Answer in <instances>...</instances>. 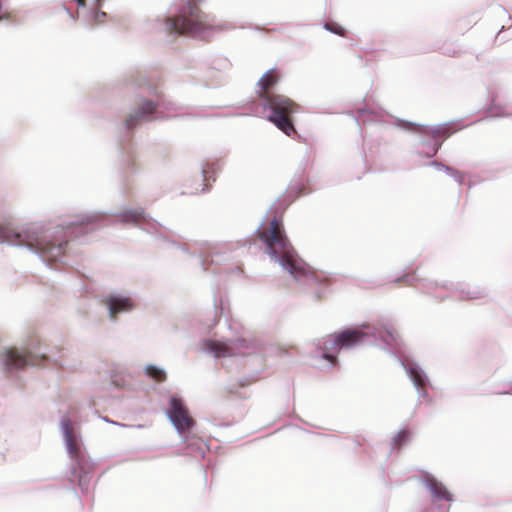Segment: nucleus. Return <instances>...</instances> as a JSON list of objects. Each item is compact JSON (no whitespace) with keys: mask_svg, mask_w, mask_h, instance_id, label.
<instances>
[{"mask_svg":"<svg viewBox=\"0 0 512 512\" xmlns=\"http://www.w3.org/2000/svg\"><path fill=\"white\" fill-rule=\"evenodd\" d=\"M397 343L396 333L392 326L384 325L381 328L366 325L362 328L343 331L340 334L327 335L321 338L317 347L318 358L323 364L319 368H330L335 364V354L344 349H350L362 344H375L392 347Z\"/></svg>","mask_w":512,"mask_h":512,"instance_id":"f257e3e1","label":"nucleus"},{"mask_svg":"<svg viewBox=\"0 0 512 512\" xmlns=\"http://www.w3.org/2000/svg\"><path fill=\"white\" fill-rule=\"evenodd\" d=\"M259 237L265 244L266 253L297 282L311 284L316 281L314 272L299 258L276 217L271 220L269 231L259 232Z\"/></svg>","mask_w":512,"mask_h":512,"instance_id":"f03ea898","label":"nucleus"},{"mask_svg":"<svg viewBox=\"0 0 512 512\" xmlns=\"http://www.w3.org/2000/svg\"><path fill=\"white\" fill-rule=\"evenodd\" d=\"M0 240L10 245L26 247L37 254L43 262L62 259L67 245L65 236H55L38 224H31L19 231H9L0 225Z\"/></svg>","mask_w":512,"mask_h":512,"instance_id":"7ed1b4c3","label":"nucleus"},{"mask_svg":"<svg viewBox=\"0 0 512 512\" xmlns=\"http://www.w3.org/2000/svg\"><path fill=\"white\" fill-rule=\"evenodd\" d=\"M260 97L265 99L264 108L270 110L268 120L286 135H291L295 130L288 115L297 111V105L284 95L264 96L260 93Z\"/></svg>","mask_w":512,"mask_h":512,"instance_id":"20e7f679","label":"nucleus"},{"mask_svg":"<svg viewBox=\"0 0 512 512\" xmlns=\"http://www.w3.org/2000/svg\"><path fill=\"white\" fill-rule=\"evenodd\" d=\"M203 351L211 354L215 358L245 355L250 348L245 339H236L233 341L207 340L203 343Z\"/></svg>","mask_w":512,"mask_h":512,"instance_id":"39448f33","label":"nucleus"},{"mask_svg":"<svg viewBox=\"0 0 512 512\" xmlns=\"http://www.w3.org/2000/svg\"><path fill=\"white\" fill-rule=\"evenodd\" d=\"M166 414L178 434L181 436L185 433H189L194 425V421L189 416L182 400L176 395L170 397Z\"/></svg>","mask_w":512,"mask_h":512,"instance_id":"423d86ee","label":"nucleus"},{"mask_svg":"<svg viewBox=\"0 0 512 512\" xmlns=\"http://www.w3.org/2000/svg\"><path fill=\"white\" fill-rule=\"evenodd\" d=\"M44 358L45 355L37 351L32 345L22 351L18 349L6 350L3 355V365L7 370L20 369L24 366L37 364V358Z\"/></svg>","mask_w":512,"mask_h":512,"instance_id":"0eeeda50","label":"nucleus"},{"mask_svg":"<svg viewBox=\"0 0 512 512\" xmlns=\"http://www.w3.org/2000/svg\"><path fill=\"white\" fill-rule=\"evenodd\" d=\"M60 431L66 451L70 458L78 459L81 452V439L74 429L73 422L68 416H63L61 418Z\"/></svg>","mask_w":512,"mask_h":512,"instance_id":"6e6552de","label":"nucleus"},{"mask_svg":"<svg viewBox=\"0 0 512 512\" xmlns=\"http://www.w3.org/2000/svg\"><path fill=\"white\" fill-rule=\"evenodd\" d=\"M158 109L159 104L155 105L149 101L143 103V105L126 120V126L133 128L141 121L162 118L163 116Z\"/></svg>","mask_w":512,"mask_h":512,"instance_id":"1a4fd4ad","label":"nucleus"},{"mask_svg":"<svg viewBox=\"0 0 512 512\" xmlns=\"http://www.w3.org/2000/svg\"><path fill=\"white\" fill-rule=\"evenodd\" d=\"M106 305L111 318L119 313L131 311L134 307L132 299L119 292L111 293L106 299Z\"/></svg>","mask_w":512,"mask_h":512,"instance_id":"9d476101","label":"nucleus"},{"mask_svg":"<svg viewBox=\"0 0 512 512\" xmlns=\"http://www.w3.org/2000/svg\"><path fill=\"white\" fill-rule=\"evenodd\" d=\"M401 365L404 367L409 378L417 389L419 397L426 396L427 394L421 391V389H423L428 383L427 375L423 369L417 363H410L403 360L401 361Z\"/></svg>","mask_w":512,"mask_h":512,"instance_id":"9b49d317","label":"nucleus"},{"mask_svg":"<svg viewBox=\"0 0 512 512\" xmlns=\"http://www.w3.org/2000/svg\"><path fill=\"white\" fill-rule=\"evenodd\" d=\"M117 216L120 222L135 224L143 229H148L146 225L154 226L153 221L146 216L142 208L125 209Z\"/></svg>","mask_w":512,"mask_h":512,"instance_id":"f8f14e48","label":"nucleus"},{"mask_svg":"<svg viewBox=\"0 0 512 512\" xmlns=\"http://www.w3.org/2000/svg\"><path fill=\"white\" fill-rule=\"evenodd\" d=\"M425 485L436 500L452 501V495L447 488L432 476L425 477Z\"/></svg>","mask_w":512,"mask_h":512,"instance_id":"ddd939ff","label":"nucleus"},{"mask_svg":"<svg viewBox=\"0 0 512 512\" xmlns=\"http://www.w3.org/2000/svg\"><path fill=\"white\" fill-rule=\"evenodd\" d=\"M277 82V76L274 69L268 70L259 80L257 86L260 90L265 91Z\"/></svg>","mask_w":512,"mask_h":512,"instance_id":"4468645a","label":"nucleus"},{"mask_svg":"<svg viewBox=\"0 0 512 512\" xmlns=\"http://www.w3.org/2000/svg\"><path fill=\"white\" fill-rule=\"evenodd\" d=\"M145 373L156 381H162L166 378V372L163 368L149 364L145 367Z\"/></svg>","mask_w":512,"mask_h":512,"instance_id":"2eb2a0df","label":"nucleus"},{"mask_svg":"<svg viewBox=\"0 0 512 512\" xmlns=\"http://www.w3.org/2000/svg\"><path fill=\"white\" fill-rule=\"evenodd\" d=\"M433 166H435L436 168L438 169H443L445 170L451 177H453L458 183H462L463 181V177L462 175L457 172V171H454L452 168L448 167V166H445L443 165L442 163H439V162H432L431 163Z\"/></svg>","mask_w":512,"mask_h":512,"instance_id":"dca6fc26","label":"nucleus"},{"mask_svg":"<svg viewBox=\"0 0 512 512\" xmlns=\"http://www.w3.org/2000/svg\"><path fill=\"white\" fill-rule=\"evenodd\" d=\"M409 438V432L407 430H401L398 434L393 438V442L395 445H401Z\"/></svg>","mask_w":512,"mask_h":512,"instance_id":"f3484780","label":"nucleus"},{"mask_svg":"<svg viewBox=\"0 0 512 512\" xmlns=\"http://www.w3.org/2000/svg\"><path fill=\"white\" fill-rule=\"evenodd\" d=\"M105 16H106L105 12H98V11H92V10L87 14V17L89 18V20H92L96 23H100L101 19L104 18Z\"/></svg>","mask_w":512,"mask_h":512,"instance_id":"a211bd4d","label":"nucleus"},{"mask_svg":"<svg viewBox=\"0 0 512 512\" xmlns=\"http://www.w3.org/2000/svg\"><path fill=\"white\" fill-rule=\"evenodd\" d=\"M324 28L328 31H331L335 34H339V35H343V28H341L340 26L336 25V24H328V23H325L324 25Z\"/></svg>","mask_w":512,"mask_h":512,"instance_id":"6ab92c4d","label":"nucleus"},{"mask_svg":"<svg viewBox=\"0 0 512 512\" xmlns=\"http://www.w3.org/2000/svg\"><path fill=\"white\" fill-rule=\"evenodd\" d=\"M448 130V124L438 125L433 130L432 133L435 135H440Z\"/></svg>","mask_w":512,"mask_h":512,"instance_id":"aec40b11","label":"nucleus"},{"mask_svg":"<svg viewBox=\"0 0 512 512\" xmlns=\"http://www.w3.org/2000/svg\"><path fill=\"white\" fill-rule=\"evenodd\" d=\"M100 0H92L93 4H97ZM78 7H84L86 0H76Z\"/></svg>","mask_w":512,"mask_h":512,"instance_id":"412c9836","label":"nucleus"},{"mask_svg":"<svg viewBox=\"0 0 512 512\" xmlns=\"http://www.w3.org/2000/svg\"><path fill=\"white\" fill-rule=\"evenodd\" d=\"M467 297L470 298V299H476L479 296H478V293L473 292V293H467Z\"/></svg>","mask_w":512,"mask_h":512,"instance_id":"4be33fe9","label":"nucleus"},{"mask_svg":"<svg viewBox=\"0 0 512 512\" xmlns=\"http://www.w3.org/2000/svg\"><path fill=\"white\" fill-rule=\"evenodd\" d=\"M437 149H438V146H437V147H432V148L430 149V156L435 155V154H436V152H437Z\"/></svg>","mask_w":512,"mask_h":512,"instance_id":"5701e85b","label":"nucleus"},{"mask_svg":"<svg viewBox=\"0 0 512 512\" xmlns=\"http://www.w3.org/2000/svg\"><path fill=\"white\" fill-rule=\"evenodd\" d=\"M74 224H75L74 222L70 223V224H69V226L67 227V229H68V230L72 229V226H73Z\"/></svg>","mask_w":512,"mask_h":512,"instance_id":"b1692460","label":"nucleus"},{"mask_svg":"<svg viewBox=\"0 0 512 512\" xmlns=\"http://www.w3.org/2000/svg\"><path fill=\"white\" fill-rule=\"evenodd\" d=\"M202 173H203V177L205 178V177H206L207 170L203 169V170H202Z\"/></svg>","mask_w":512,"mask_h":512,"instance_id":"393cba45","label":"nucleus"},{"mask_svg":"<svg viewBox=\"0 0 512 512\" xmlns=\"http://www.w3.org/2000/svg\"><path fill=\"white\" fill-rule=\"evenodd\" d=\"M106 422H110L111 424H117L116 422L114 421H108L106 418L104 419Z\"/></svg>","mask_w":512,"mask_h":512,"instance_id":"a878e982","label":"nucleus"},{"mask_svg":"<svg viewBox=\"0 0 512 512\" xmlns=\"http://www.w3.org/2000/svg\"><path fill=\"white\" fill-rule=\"evenodd\" d=\"M200 191L204 192L205 191V186H203Z\"/></svg>","mask_w":512,"mask_h":512,"instance_id":"bb28decb","label":"nucleus"},{"mask_svg":"<svg viewBox=\"0 0 512 512\" xmlns=\"http://www.w3.org/2000/svg\"><path fill=\"white\" fill-rule=\"evenodd\" d=\"M84 223V219H82L79 224L82 225Z\"/></svg>","mask_w":512,"mask_h":512,"instance_id":"cd10ccee","label":"nucleus"}]
</instances>
